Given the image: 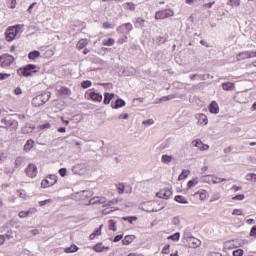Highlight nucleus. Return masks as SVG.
Instances as JSON below:
<instances>
[{
    "instance_id": "nucleus-1",
    "label": "nucleus",
    "mask_w": 256,
    "mask_h": 256,
    "mask_svg": "<svg viewBox=\"0 0 256 256\" xmlns=\"http://www.w3.org/2000/svg\"><path fill=\"white\" fill-rule=\"evenodd\" d=\"M35 69H37V65L28 64L24 67L19 68L17 70V74L22 75L23 77H31V75H33V73H37V71H35Z\"/></svg>"
},
{
    "instance_id": "nucleus-2",
    "label": "nucleus",
    "mask_w": 256,
    "mask_h": 256,
    "mask_svg": "<svg viewBox=\"0 0 256 256\" xmlns=\"http://www.w3.org/2000/svg\"><path fill=\"white\" fill-rule=\"evenodd\" d=\"M19 31H21V25L8 27L5 31L6 41H13V39L19 35Z\"/></svg>"
},
{
    "instance_id": "nucleus-3",
    "label": "nucleus",
    "mask_w": 256,
    "mask_h": 256,
    "mask_svg": "<svg viewBox=\"0 0 256 256\" xmlns=\"http://www.w3.org/2000/svg\"><path fill=\"white\" fill-rule=\"evenodd\" d=\"M15 61V57L10 54H2L0 55V67L3 69H9L11 65H13V62Z\"/></svg>"
},
{
    "instance_id": "nucleus-4",
    "label": "nucleus",
    "mask_w": 256,
    "mask_h": 256,
    "mask_svg": "<svg viewBox=\"0 0 256 256\" xmlns=\"http://www.w3.org/2000/svg\"><path fill=\"white\" fill-rule=\"evenodd\" d=\"M57 180H58L57 175L50 174L49 176L46 177V179L42 180L41 188L47 189V187H53V185L57 183Z\"/></svg>"
},
{
    "instance_id": "nucleus-5",
    "label": "nucleus",
    "mask_w": 256,
    "mask_h": 256,
    "mask_svg": "<svg viewBox=\"0 0 256 256\" xmlns=\"http://www.w3.org/2000/svg\"><path fill=\"white\" fill-rule=\"evenodd\" d=\"M175 13L171 9L159 10L155 14V19H167L168 17H173Z\"/></svg>"
},
{
    "instance_id": "nucleus-6",
    "label": "nucleus",
    "mask_w": 256,
    "mask_h": 256,
    "mask_svg": "<svg viewBox=\"0 0 256 256\" xmlns=\"http://www.w3.org/2000/svg\"><path fill=\"white\" fill-rule=\"evenodd\" d=\"M25 174L27 177H30V179H35V177H37V165L34 163L28 164L25 169Z\"/></svg>"
},
{
    "instance_id": "nucleus-7",
    "label": "nucleus",
    "mask_w": 256,
    "mask_h": 256,
    "mask_svg": "<svg viewBox=\"0 0 256 256\" xmlns=\"http://www.w3.org/2000/svg\"><path fill=\"white\" fill-rule=\"evenodd\" d=\"M171 195H173V190H171V188H164L156 193V196L159 197V199H169Z\"/></svg>"
},
{
    "instance_id": "nucleus-8",
    "label": "nucleus",
    "mask_w": 256,
    "mask_h": 256,
    "mask_svg": "<svg viewBox=\"0 0 256 256\" xmlns=\"http://www.w3.org/2000/svg\"><path fill=\"white\" fill-rule=\"evenodd\" d=\"M188 247L192 249H197V247L201 246V240L191 236L187 238Z\"/></svg>"
},
{
    "instance_id": "nucleus-9",
    "label": "nucleus",
    "mask_w": 256,
    "mask_h": 256,
    "mask_svg": "<svg viewBox=\"0 0 256 256\" xmlns=\"http://www.w3.org/2000/svg\"><path fill=\"white\" fill-rule=\"evenodd\" d=\"M193 147H197L200 151H208L209 145L204 144L201 139H196L192 141Z\"/></svg>"
},
{
    "instance_id": "nucleus-10",
    "label": "nucleus",
    "mask_w": 256,
    "mask_h": 256,
    "mask_svg": "<svg viewBox=\"0 0 256 256\" xmlns=\"http://www.w3.org/2000/svg\"><path fill=\"white\" fill-rule=\"evenodd\" d=\"M88 97L92 100L95 101L96 103H101L103 101V95L94 92V91H90L88 93Z\"/></svg>"
},
{
    "instance_id": "nucleus-11",
    "label": "nucleus",
    "mask_w": 256,
    "mask_h": 256,
    "mask_svg": "<svg viewBox=\"0 0 256 256\" xmlns=\"http://www.w3.org/2000/svg\"><path fill=\"white\" fill-rule=\"evenodd\" d=\"M97 203H99L100 205H103V204L107 203V198H105V197L92 198L88 201V203L86 205H97Z\"/></svg>"
},
{
    "instance_id": "nucleus-12",
    "label": "nucleus",
    "mask_w": 256,
    "mask_h": 256,
    "mask_svg": "<svg viewBox=\"0 0 256 256\" xmlns=\"http://www.w3.org/2000/svg\"><path fill=\"white\" fill-rule=\"evenodd\" d=\"M125 29L127 33H131V31H133V25L131 23H125L124 25L118 27L116 31L117 33H124Z\"/></svg>"
},
{
    "instance_id": "nucleus-13",
    "label": "nucleus",
    "mask_w": 256,
    "mask_h": 256,
    "mask_svg": "<svg viewBox=\"0 0 256 256\" xmlns=\"http://www.w3.org/2000/svg\"><path fill=\"white\" fill-rule=\"evenodd\" d=\"M125 100L118 98L115 102L111 103L112 109H121V107H125Z\"/></svg>"
},
{
    "instance_id": "nucleus-14",
    "label": "nucleus",
    "mask_w": 256,
    "mask_h": 256,
    "mask_svg": "<svg viewBox=\"0 0 256 256\" xmlns=\"http://www.w3.org/2000/svg\"><path fill=\"white\" fill-rule=\"evenodd\" d=\"M195 118L197 119L199 125H207V123H209L207 115L205 114H196Z\"/></svg>"
},
{
    "instance_id": "nucleus-15",
    "label": "nucleus",
    "mask_w": 256,
    "mask_h": 256,
    "mask_svg": "<svg viewBox=\"0 0 256 256\" xmlns=\"http://www.w3.org/2000/svg\"><path fill=\"white\" fill-rule=\"evenodd\" d=\"M32 105L34 107H43V105H45L40 94L32 99Z\"/></svg>"
},
{
    "instance_id": "nucleus-16",
    "label": "nucleus",
    "mask_w": 256,
    "mask_h": 256,
    "mask_svg": "<svg viewBox=\"0 0 256 256\" xmlns=\"http://www.w3.org/2000/svg\"><path fill=\"white\" fill-rule=\"evenodd\" d=\"M113 99H115V93H109V92L104 93V100H103L104 105H109V103H111V100Z\"/></svg>"
},
{
    "instance_id": "nucleus-17",
    "label": "nucleus",
    "mask_w": 256,
    "mask_h": 256,
    "mask_svg": "<svg viewBox=\"0 0 256 256\" xmlns=\"http://www.w3.org/2000/svg\"><path fill=\"white\" fill-rule=\"evenodd\" d=\"M135 239H137L135 235H126L122 240V245H131Z\"/></svg>"
},
{
    "instance_id": "nucleus-18",
    "label": "nucleus",
    "mask_w": 256,
    "mask_h": 256,
    "mask_svg": "<svg viewBox=\"0 0 256 256\" xmlns=\"http://www.w3.org/2000/svg\"><path fill=\"white\" fill-rule=\"evenodd\" d=\"M209 111L210 113L217 115V113H219V104H217L215 101H212L209 105Z\"/></svg>"
},
{
    "instance_id": "nucleus-19",
    "label": "nucleus",
    "mask_w": 256,
    "mask_h": 256,
    "mask_svg": "<svg viewBox=\"0 0 256 256\" xmlns=\"http://www.w3.org/2000/svg\"><path fill=\"white\" fill-rule=\"evenodd\" d=\"M169 147H171V140L168 139L157 147V151H165V149H169Z\"/></svg>"
},
{
    "instance_id": "nucleus-20",
    "label": "nucleus",
    "mask_w": 256,
    "mask_h": 256,
    "mask_svg": "<svg viewBox=\"0 0 256 256\" xmlns=\"http://www.w3.org/2000/svg\"><path fill=\"white\" fill-rule=\"evenodd\" d=\"M222 89L224 91H233V89H235V84L232 82H224L222 83Z\"/></svg>"
},
{
    "instance_id": "nucleus-21",
    "label": "nucleus",
    "mask_w": 256,
    "mask_h": 256,
    "mask_svg": "<svg viewBox=\"0 0 256 256\" xmlns=\"http://www.w3.org/2000/svg\"><path fill=\"white\" fill-rule=\"evenodd\" d=\"M244 59H250L249 58V51H243L237 54V60L238 61H244Z\"/></svg>"
},
{
    "instance_id": "nucleus-22",
    "label": "nucleus",
    "mask_w": 256,
    "mask_h": 256,
    "mask_svg": "<svg viewBox=\"0 0 256 256\" xmlns=\"http://www.w3.org/2000/svg\"><path fill=\"white\" fill-rule=\"evenodd\" d=\"M40 97H42V103H47V101H49V99H51V92L46 91L40 94Z\"/></svg>"
},
{
    "instance_id": "nucleus-23",
    "label": "nucleus",
    "mask_w": 256,
    "mask_h": 256,
    "mask_svg": "<svg viewBox=\"0 0 256 256\" xmlns=\"http://www.w3.org/2000/svg\"><path fill=\"white\" fill-rule=\"evenodd\" d=\"M161 161H162V163H164L165 165H169V163H171V162L173 161V156L164 154V155H162V157H161Z\"/></svg>"
},
{
    "instance_id": "nucleus-24",
    "label": "nucleus",
    "mask_w": 256,
    "mask_h": 256,
    "mask_svg": "<svg viewBox=\"0 0 256 256\" xmlns=\"http://www.w3.org/2000/svg\"><path fill=\"white\" fill-rule=\"evenodd\" d=\"M37 57H41V52H39V50L31 51L28 54V59H31L32 61L37 59Z\"/></svg>"
},
{
    "instance_id": "nucleus-25",
    "label": "nucleus",
    "mask_w": 256,
    "mask_h": 256,
    "mask_svg": "<svg viewBox=\"0 0 256 256\" xmlns=\"http://www.w3.org/2000/svg\"><path fill=\"white\" fill-rule=\"evenodd\" d=\"M174 200L176 203H181L182 205H187V203H189V201H187V199L181 195H176Z\"/></svg>"
},
{
    "instance_id": "nucleus-26",
    "label": "nucleus",
    "mask_w": 256,
    "mask_h": 256,
    "mask_svg": "<svg viewBox=\"0 0 256 256\" xmlns=\"http://www.w3.org/2000/svg\"><path fill=\"white\" fill-rule=\"evenodd\" d=\"M33 145H35V141H33V139L27 140L24 145V151H31V149H33Z\"/></svg>"
},
{
    "instance_id": "nucleus-27",
    "label": "nucleus",
    "mask_w": 256,
    "mask_h": 256,
    "mask_svg": "<svg viewBox=\"0 0 256 256\" xmlns=\"http://www.w3.org/2000/svg\"><path fill=\"white\" fill-rule=\"evenodd\" d=\"M64 251L66 253H77V251H79V247H77L75 244H72L70 247H66Z\"/></svg>"
},
{
    "instance_id": "nucleus-28",
    "label": "nucleus",
    "mask_w": 256,
    "mask_h": 256,
    "mask_svg": "<svg viewBox=\"0 0 256 256\" xmlns=\"http://www.w3.org/2000/svg\"><path fill=\"white\" fill-rule=\"evenodd\" d=\"M190 173H191V171H189L187 169H183L181 174L178 177V181H183V179H187V177H189Z\"/></svg>"
},
{
    "instance_id": "nucleus-29",
    "label": "nucleus",
    "mask_w": 256,
    "mask_h": 256,
    "mask_svg": "<svg viewBox=\"0 0 256 256\" xmlns=\"http://www.w3.org/2000/svg\"><path fill=\"white\" fill-rule=\"evenodd\" d=\"M105 248V246H103V243L99 242L96 245L93 246V251H95L96 253H103V249Z\"/></svg>"
},
{
    "instance_id": "nucleus-30",
    "label": "nucleus",
    "mask_w": 256,
    "mask_h": 256,
    "mask_svg": "<svg viewBox=\"0 0 256 256\" xmlns=\"http://www.w3.org/2000/svg\"><path fill=\"white\" fill-rule=\"evenodd\" d=\"M1 123L4 124V126H2V127H4V129H9V127H11V117L8 116L6 118H3L1 120Z\"/></svg>"
},
{
    "instance_id": "nucleus-31",
    "label": "nucleus",
    "mask_w": 256,
    "mask_h": 256,
    "mask_svg": "<svg viewBox=\"0 0 256 256\" xmlns=\"http://www.w3.org/2000/svg\"><path fill=\"white\" fill-rule=\"evenodd\" d=\"M87 46V39H81L78 41L77 43V49H79V51H81V49H84Z\"/></svg>"
},
{
    "instance_id": "nucleus-32",
    "label": "nucleus",
    "mask_w": 256,
    "mask_h": 256,
    "mask_svg": "<svg viewBox=\"0 0 256 256\" xmlns=\"http://www.w3.org/2000/svg\"><path fill=\"white\" fill-rule=\"evenodd\" d=\"M199 184V178L196 177L190 181H188V189H191L192 187H195V185H198Z\"/></svg>"
},
{
    "instance_id": "nucleus-33",
    "label": "nucleus",
    "mask_w": 256,
    "mask_h": 256,
    "mask_svg": "<svg viewBox=\"0 0 256 256\" xmlns=\"http://www.w3.org/2000/svg\"><path fill=\"white\" fill-rule=\"evenodd\" d=\"M58 92L60 95H71V90L67 87H61Z\"/></svg>"
},
{
    "instance_id": "nucleus-34",
    "label": "nucleus",
    "mask_w": 256,
    "mask_h": 256,
    "mask_svg": "<svg viewBox=\"0 0 256 256\" xmlns=\"http://www.w3.org/2000/svg\"><path fill=\"white\" fill-rule=\"evenodd\" d=\"M35 129V125L26 124V126L22 129L23 133H31Z\"/></svg>"
},
{
    "instance_id": "nucleus-35",
    "label": "nucleus",
    "mask_w": 256,
    "mask_h": 256,
    "mask_svg": "<svg viewBox=\"0 0 256 256\" xmlns=\"http://www.w3.org/2000/svg\"><path fill=\"white\" fill-rule=\"evenodd\" d=\"M91 85H93L91 80H84L81 82L82 89H89V87H91Z\"/></svg>"
},
{
    "instance_id": "nucleus-36",
    "label": "nucleus",
    "mask_w": 256,
    "mask_h": 256,
    "mask_svg": "<svg viewBox=\"0 0 256 256\" xmlns=\"http://www.w3.org/2000/svg\"><path fill=\"white\" fill-rule=\"evenodd\" d=\"M177 97V95L175 94H170L168 96H164L162 98H160V103L165 102V101H171V99H175Z\"/></svg>"
},
{
    "instance_id": "nucleus-37",
    "label": "nucleus",
    "mask_w": 256,
    "mask_h": 256,
    "mask_svg": "<svg viewBox=\"0 0 256 256\" xmlns=\"http://www.w3.org/2000/svg\"><path fill=\"white\" fill-rule=\"evenodd\" d=\"M29 215H31V210L20 211L19 214H18L20 219H25V217H29Z\"/></svg>"
},
{
    "instance_id": "nucleus-38",
    "label": "nucleus",
    "mask_w": 256,
    "mask_h": 256,
    "mask_svg": "<svg viewBox=\"0 0 256 256\" xmlns=\"http://www.w3.org/2000/svg\"><path fill=\"white\" fill-rule=\"evenodd\" d=\"M110 231H117V222L115 220H109Z\"/></svg>"
},
{
    "instance_id": "nucleus-39",
    "label": "nucleus",
    "mask_w": 256,
    "mask_h": 256,
    "mask_svg": "<svg viewBox=\"0 0 256 256\" xmlns=\"http://www.w3.org/2000/svg\"><path fill=\"white\" fill-rule=\"evenodd\" d=\"M180 237H181V233L176 232L173 235L169 236L168 239H171V241H179Z\"/></svg>"
},
{
    "instance_id": "nucleus-40",
    "label": "nucleus",
    "mask_w": 256,
    "mask_h": 256,
    "mask_svg": "<svg viewBox=\"0 0 256 256\" xmlns=\"http://www.w3.org/2000/svg\"><path fill=\"white\" fill-rule=\"evenodd\" d=\"M123 221H128V223H133V221H137V216H127L122 217Z\"/></svg>"
},
{
    "instance_id": "nucleus-41",
    "label": "nucleus",
    "mask_w": 256,
    "mask_h": 256,
    "mask_svg": "<svg viewBox=\"0 0 256 256\" xmlns=\"http://www.w3.org/2000/svg\"><path fill=\"white\" fill-rule=\"evenodd\" d=\"M103 45H106V46H108V47H111V46L115 45V39L109 38L108 40H105V41L103 42Z\"/></svg>"
},
{
    "instance_id": "nucleus-42",
    "label": "nucleus",
    "mask_w": 256,
    "mask_h": 256,
    "mask_svg": "<svg viewBox=\"0 0 256 256\" xmlns=\"http://www.w3.org/2000/svg\"><path fill=\"white\" fill-rule=\"evenodd\" d=\"M228 5H231L232 7H239L241 5L240 0H228Z\"/></svg>"
},
{
    "instance_id": "nucleus-43",
    "label": "nucleus",
    "mask_w": 256,
    "mask_h": 256,
    "mask_svg": "<svg viewBox=\"0 0 256 256\" xmlns=\"http://www.w3.org/2000/svg\"><path fill=\"white\" fill-rule=\"evenodd\" d=\"M247 181H254L256 183V174L255 173H250L246 175Z\"/></svg>"
},
{
    "instance_id": "nucleus-44",
    "label": "nucleus",
    "mask_w": 256,
    "mask_h": 256,
    "mask_svg": "<svg viewBox=\"0 0 256 256\" xmlns=\"http://www.w3.org/2000/svg\"><path fill=\"white\" fill-rule=\"evenodd\" d=\"M171 223L172 225L176 226L181 225V219L179 218V216H175L174 218H172Z\"/></svg>"
},
{
    "instance_id": "nucleus-45",
    "label": "nucleus",
    "mask_w": 256,
    "mask_h": 256,
    "mask_svg": "<svg viewBox=\"0 0 256 256\" xmlns=\"http://www.w3.org/2000/svg\"><path fill=\"white\" fill-rule=\"evenodd\" d=\"M22 164H23V157L18 156V157L15 159V167H21Z\"/></svg>"
},
{
    "instance_id": "nucleus-46",
    "label": "nucleus",
    "mask_w": 256,
    "mask_h": 256,
    "mask_svg": "<svg viewBox=\"0 0 256 256\" xmlns=\"http://www.w3.org/2000/svg\"><path fill=\"white\" fill-rule=\"evenodd\" d=\"M10 127H11L12 129H17V127H19V122H18L17 120H15V119H12V118H11Z\"/></svg>"
},
{
    "instance_id": "nucleus-47",
    "label": "nucleus",
    "mask_w": 256,
    "mask_h": 256,
    "mask_svg": "<svg viewBox=\"0 0 256 256\" xmlns=\"http://www.w3.org/2000/svg\"><path fill=\"white\" fill-rule=\"evenodd\" d=\"M125 5L129 11H135V5L133 2H126Z\"/></svg>"
},
{
    "instance_id": "nucleus-48",
    "label": "nucleus",
    "mask_w": 256,
    "mask_h": 256,
    "mask_svg": "<svg viewBox=\"0 0 256 256\" xmlns=\"http://www.w3.org/2000/svg\"><path fill=\"white\" fill-rule=\"evenodd\" d=\"M9 77H11V74L0 72V81H5V79H9Z\"/></svg>"
},
{
    "instance_id": "nucleus-49",
    "label": "nucleus",
    "mask_w": 256,
    "mask_h": 256,
    "mask_svg": "<svg viewBox=\"0 0 256 256\" xmlns=\"http://www.w3.org/2000/svg\"><path fill=\"white\" fill-rule=\"evenodd\" d=\"M225 181H227V179L215 177V179L212 180V183L215 185V184H217V183H223V182H225Z\"/></svg>"
},
{
    "instance_id": "nucleus-50",
    "label": "nucleus",
    "mask_w": 256,
    "mask_h": 256,
    "mask_svg": "<svg viewBox=\"0 0 256 256\" xmlns=\"http://www.w3.org/2000/svg\"><path fill=\"white\" fill-rule=\"evenodd\" d=\"M232 199L234 201H243V199H245V195L244 194H238V195L234 196Z\"/></svg>"
},
{
    "instance_id": "nucleus-51",
    "label": "nucleus",
    "mask_w": 256,
    "mask_h": 256,
    "mask_svg": "<svg viewBox=\"0 0 256 256\" xmlns=\"http://www.w3.org/2000/svg\"><path fill=\"white\" fill-rule=\"evenodd\" d=\"M171 247V245L167 244L163 247L162 249V254L163 255H169V248Z\"/></svg>"
},
{
    "instance_id": "nucleus-52",
    "label": "nucleus",
    "mask_w": 256,
    "mask_h": 256,
    "mask_svg": "<svg viewBox=\"0 0 256 256\" xmlns=\"http://www.w3.org/2000/svg\"><path fill=\"white\" fill-rule=\"evenodd\" d=\"M243 249H236L233 251V256H243Z\"/></svg>"
},
{
    "instance_id": "nucleus-53",
    "label": "nucleus",
    "mask_w": 256,
    "mask_h": 256,
    "mask_svg": "<svg viewBox=\"0 0 256 256\" xmlns=\"http://www.w3.org/2000/svg\"><path fill=\"white\" fill-rule=\"evenodd\" d=\"M207 199V191L203 190L200 192V200L205 201Z\"/></svg>"
},
{
    "instance_id": "nucleus-54",
    "label": "nucleus",
    "mask_w": 256,
    "mask_h": 256,
    "mask_svg": "<svg viewBox=\"0 0 256 256\" xmlns=\"http://www.w3.org/2000/svg\"><path fill=\"white\" fill-rule=\"evenodd\" d=\"M59 175L60 177H65V175H67V168H60Z\"/></svg>"
},
{
    "instance_id": "nucleus-55",
    "label": "nucleus",
    "mask_w": 256,
    "mask_h": 256,
    "mask_svg": "<svg viewBox=\"0 0 256 256\" xmlns=\"http://www.w3.org/2000/svg\"><path fill=\"white\" fill-rule=\"evenodd\" d=\"M123 239V234L116 235L113 239V243H119Z\"/></svg>"
},
{
    "instance_id": "nucleus-56",
    "label": "nucleus",
    "mask_w": 256,
    "mask_h": 256,
    "mask_svg": "<svg viewBox=\"0 0 256 256\" xmlns=\"http://www.w3.org/2000/svg\"><path fill=\"white\" fill-rule=\"evenodd\" d=\"M157 41H158V43H160V44L167 43V38H165V37H163V36H158V37H157Z\"/></svg>"
},
{
    "instance_id": "nucleus-57",
    "label": "nucleus",
    "mask_w": 256,
    "mask_h": 256,
    "mask_svg": "<svg viewBox=\"0 0 256 256\" xmlns=\"http://www.w3.org/2000/svg\"><path fill=\"white\" fill-rule=\"evenodd\" d=\"M17 193H19L20 199H25V197H27V194H25V190H18Z\"/></svg>"
},
{
    "instance_id": "nucleus-58",
    "label": "nucleus",
    "mask_w": 256,
    "mask_h": 256,
    "mask_svg": "<svg viewBox=\"0 0 256 256\" xmlns=\"http://www.w3.org/2000/svg\"><path fill=\"white\" fill-rule=\"evenodd\" d=\"M117 191H118L119 195H122V193L125 192V186L124 185H119L117 187Z\"/></svg>"
},
{
    "instance_id": "nucleus-59",
    "label": "nucleus",
    "mask_w": 256,
    "mask_h": 256,
    "mask_svg": "<svg viewBox=\"0 0 256 256\" xmlns=\"http://www.w3.org/2000/svg\"><path fill=\"white\" fill-rule=\"evenodd\" d=\"M101 229H103V224L99 226L98 229H96L93 233L95 234V236H99L101 235Z\"/></svg>"
},
{
    "instance_id": "nucleus-60",
    "label": "nucleus",
    "mask_w": 256,
    "mask_h": 256,
    "mask_svg": "<svg viewBox=\"0 0 256 256\" xmlns=\"http://www.w3.org/2000/svg\"><path fill=\"white\" fill-rule=\"evenodd\" d=\"M142 123L143 125H153L155 121H153V119H147V120H144Z\"/></svg>"
},
{
    "instance_id": "nucleus-61",
    "label": "nucleus",
    "mask_w": 256,
    "mask_h": 256,
    "mask_svg": "<svg viewBox=\"0 0 256 256\" xmlns=\"http://www.w3.org/2000/svg\"><path fill=\"white\" fill-rule=\"evenodd\" d=\"M250 237H256V226H253L250 230Z\"/></svg>"
},
{
    "instance_id": "nucleus-62",
    "label": "nucleus",
    "mask_w": 256,
    "mask_h": 256,
    "mask_svg": "<svg viewBox=\"0 0 256 256\" xmlns=\"http://www.w3.org/2000/svg\"><path fill=\"white\" fill-rule=\"evenodd\" d=\"M232 215H243V212L241 209H234Z\"/></svg>"
},
{
    "instance_id": "nucleus-63",
    "label": "nucleus",
    "mask_w": 256,
    "mask_h": 256,
    "mask_svg": "<svg viewBox=\"0 0 256 256\" xmlns=\"http://www.w3.org/2000/svg\"><path fill=\"white\" fill-rule=\"evenodd\" d=\"M118 119H125V120H127V119H129V114H127V113L120 114L118 116Z\"/></svg>"
},
{
    "instance_id": "nucleus-64",
    "label": "nucleus",
    "mask_w": 256,
    "mask_h": 256,
    "mask_svg": "<svg viewBox=\"0 0 256 256\" xmlns=\"http://www.w3.org/2000/svg\"><path fill=\"white\" fill-rule=\"evenodd\" d=\"M208 256H223V254L219 252H211Z\"/></svg>"
}]
</instances>
